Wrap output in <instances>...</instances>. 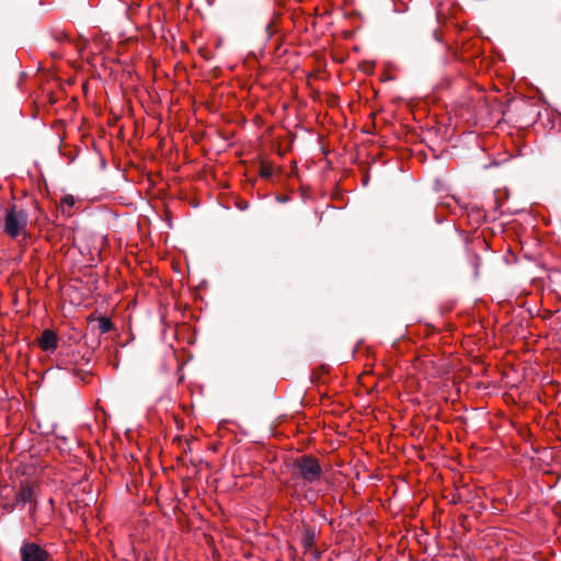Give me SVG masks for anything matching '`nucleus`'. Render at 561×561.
I'll return each mask as SVG.
<instances>
[{
	"mask_svg": "<svg viewBox=\"0 0 561 561\" xmlns=\"http://www.w3.org/2000/svg\"><path fill=\"white\" fill-rule=\"evenodd\" d=\"M277 199L280 202V203H286L288 201V197L287 196H278Z\"/></svg>",
	"mask_w": 561,
	"mask_h": 561,
	"instance_id": "f8f14e48",
	"label": "nucleus"
},
{
	"mask_svg": "<svg viewBox=\"0 0 561 561\" xmlns=\"http://www.w3.org/2000/svg\"><path fill=\"white\" fill-rule=\"evenodd\" d=\"M146 561H150V560H146Z\"/></svg>",
	"mask_w": 561,
	"mask_h": 561,
	"instance_id": "4468645a",
	"label": "nucleus"
},
{
	"mask_svg": "<svg viewBox=\"0 0 561 561\" xmlns=\"http://www.w3.org/2000/svg\"><path fill=\"white\" fill-rule=\"evenodd\" d=\"M293 480L302 481L305 484H312L322 477V468L319 460L312 455H301L293 459L289 465Z\"/></svg>",
	"mask_w": 561,
	"mask_h": 561,
	"instance_id": "f257e3e1",
	"label": "nucleus"
},
{
	"mask_svg": "<svg viewBox=\"0 0 561 561\" xmlns=\"http://www.w3.org/2000/svg\"><path fill=\"white\" fill-rule=\"evenodd\" d=\"M64 201H65V203H67L69 206H72V205L75 204V199H73V197H72V196H70V195H69V196H66V197L64 198Z\"/></svg>",
	"mask_w": 561,
	"mask_h": 561,
	"instance_id": "9b49d317",
	"label": "nucleus"
},
{
	"mask_svg": "<svg viewBox=\"0 0 561 561\" xmlns=\"http://www.w3.org/2000/svg\"><path fill=\"white\" fill-rule=\"evenodd\" d=\"M20 556L22 561H51L50 554L36 542H23Z\"/></svg>",
	"mask_w": 561,
	"mask_h": 561,
	"instance_id": "7ed1b4c3",
	"label": "nucleus"
},
{
	"mask_svg": "<svg viewBox=\"0 0 561 561\" xmlns=\"http://www.w3.org/2000/svg\"><path fill=\"white\" fill-rule=\"evenodd\" d=\"M98 331L103 334L107 333L113 329V322L110 318L106 317H100L98 320Z\"/></svg>",
	"mask_w": 561,
	"mask_h": 561,
	"instance_id": "0eeeda50",
	"label": "nucleus"
},
{
	"mask_svg": "<svg viewBox=\"0 0 561 561\" xmlns=\"http://www.w3.org/2000/svg\"><path fill=\"white\" fill-rule=\"evenodd\" d=\"M260 175L263 179H271L273 176V167L270 163L262 162L260 165Z\"/></svg>",
	"mask_w": 561,
	"mask_h": 561,
	"instance_id": "1a4fd4ad",
	"label": "nucleus"
},
{
	"mask_svg": "<svg viewBox=\"0 0 561 561\" xmlns=\"http://www.w3.org/2000/svg\"><path fill=\"white\" fill-rule=\"evenodd\" d=\"M58 337L51 330H44L38 337V345L45 352H54L57 348Z\"/></svg>",
	"mask_w": 561,
	"mask_h": 561,
	"instance_id": "20e7f679",
	"label": "nucleus"
},
{
	"mask_svg": "<svg viewBox=\"0 0 561 561\" xmlns=\"http://www.w3.org/2000/svg\"><path fill=\"white\" fill-rule=\"evenodd\" d=\"M28 221V215L24 209H19L13 205L7 210L4 217V231L11 238H16L25 232Z\"/></svg>",
	"mask_w": 561,
	"mask_h": 561,
	"instance_id": "f03ea898",
	"label": "nucleus"
},
{
	"mask_svg": "<svg viewBox=\"0 0 561 561\" xmlns=\"http://www.w3.org/2000/svg\"><path fill=\"white\" fill-rule=\"evenodd\" d=\"M317 531L312 527H307L302 531L301 543L306 550L311 549L316 543Z\"/></svg>",
	"mask_w": 561,
	"mask_h": 561,
	"instance_id": "423d86ee",
	"label": "nucleus"
},
{
	"mask_svg": "<svg viewBox=\"0 0 561 561\" xmlns=\"http://www.w3.org/2000/svg\"><path fill=\"white\" fill-rule=\"evenodd\" d=\"M85 343H87V345H88L89 347H91L92 350H95L96 347H99V346H100V342H99V341H92L91 343H89V342L87 341Z\"/></svg>",
	"mask_w": 561,
	"mask_h": 561,
	"instance_id": "9d476101",
	"label": "nucleus"
},
{
	"mask_svg": "<svg viewBox=\"0 0 561 561\" xmlns=\"http://www.w3.org/2000/svg\"><path fill=\"white\" fill-rule=\"evenodd\" d=\"M16 501L18 503H31L34 502V505L36 504L35 501V485L30 482H22L19 492L16 493Z\"/></svg>",
	"mask_w": 561,
	"mask_h": 561,
	"instance_id": "39448f33",
	"label": "nucleus"
},
{
	"mask_svg": "<svg viewBox=\"0 0 561 561\" xmlns=\"http://www.w3.org/2000/svg\"><path fill=\"white\" fill-rule=\"evenodd\" d=\"M64 364V360L62 359H59V364L58 366L62 365Z\"/></svg>",
	"mask_w": 561,
	"mask_h": 561,
	"instance_id": "ddd939ff",
	"label": "nucleus"
},
{
	"mask_svg": "<svg viewBox=\"0 0 561 561\" xmlns=\"http://www.w3.org/2000/svg\"><path fill=\"white\" fill-rule=\"evenodd\" d=\"M277 20H278V16L275 15L274 19L268 22V24L265 26V35H266V38L267 39H272L274 37V35H276L278 33V27H277Z\"/></svg>",
	"mask_w": 561,
	"mask_h": 561,
	"instance_id": "6e6552de",
	"label": "nucleus"
}]
</instances>
